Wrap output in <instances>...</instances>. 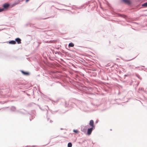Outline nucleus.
Returning a JSON list of instances; mask_svg holds the SVG:
<instances>
[{"label": "nucleus", "instance_id": "7", "mask_svg": "<svg viewBox=\"0 0 147 147\" xmlns=\"http://www.w3.org/2000/svg\"><path fill=\"white\" fill-rule=\"evenodd\" d=\"M68 46L69 47H73L74 46V44L72 43H71L69 44Z\"/></svg>", "mask_w": 147, "mask_h": 147}, {"label": "nucleus", "instance_id": "1", "mask_svg": "<svg viewBox=\"0 0 147 147\" xmlns=\"http://www.w3.org/2000/svg\"><path fill=\"white\" fill-rule=\"evenodd\" d=\"M93 127H91L90 128H88L87 131V134L88 135H90L93 129Z\"/></svg>", "mask_w": 147, "mask_h": 147}, {"label": "nucleus", "instance_id": "8", "mask_svg": "<svg viewBox=\"0 0 147 147\" xmlns=\"http://www.w3.org/2000/svg\"><path fill=\"white\" fill-rule=\"evenodd\" d=\"M22 73L24 75H28L29 73L27 72H24L23 71H22Z\"/></svg>", "mask_w": 147, "mask_h": 147}, {"label": "nucleus", "instance_id": "6", "mask_svg": "<svg viewBox=\"0 0 147 147\" xmlns=\"http://www.w3.org/2000/svg\"><path fill=\"white\" fill-rule=\"evenodd\" d=\"M9 43L11 44H15L16 43V42L14 40H11L9 42Z\"/></svg>", "mask_w": 147, "mask_h": 147}, {"label": "nucleus", "instance_id": "9", "mask_svg": "<svg viewBox=\"0 0 147 147\" xmlns=\"http://www.w3.org/2000/svg\"><path fill=\"white\" fill-rule=\"evenodd\" d=\"M72 144L71 143L69 142L68 144V147H71Z\"/></svg>", "mask_w": 147, "mask_h": 147}, {"label": "nucleus", "instance_id": "4", "mask_svg": "<svg viewBox=\"0 0 147 147\" xmlns=\"http://www.w3.org/2000/svg\"><path fill=\"white\" fill-rule=\"evenodd\" d=\"M16 41L17 42L18 44H20L21 43V40L19 38H17L15 39Z\"/></svg>", "mask_w": 147, "mask_h": 147}, {"label": "nucleus", "instance_id": "12", "mask_svg": "<svg viewBox=\"0 0 147 147\" xmlns=\"http://www.w3.org/2000/svg\"><path fill=\"white\" fill-rule=\"evenodd\" d=\"M4 10V9L3 8H0V12H1L3 11Z\"/></svg>", "mask_w": 147, "mask_h": 147}, {"label": "nucleus", "instance_id": "11", "mask_svg": "<svg viewBox=\"0 0 147 147\" xmlns=\"http://www.w3.org/2000/svg\"><path fill=\"white\" fill-rule=\"evenodd\" d=\"M74 131L76 133H78V131L77 130H74Z\"/></svg>", "mask_w": 147, "mask_h": 147}, {"label": "nucleus", "instance_id": "3", "mask_svg": "<svg viewBox=\"0 0 147 147\" xmlns=\"http://www.w3.org/2000/svg\"><path fill=\"white\" fill-rule=\"evenodd\" d=\"M9 4L7 3H5L3 5V7L4 8V9L7 8L9 7Z\"/></svg>", "mask_w": 147, "mask_h": 147}, {"label": "nucleus", "instance_id": "2", "mask_svg": "<svg viewBox=\"0 0 147 147\" xmlns=\"http://www.w3.org/2000/svg\"><path fill=\"white\" fill-rule=\"evenodd\" d=\"M89 125L91 126V127L94 128V121L92 120H91L90 121L89 123Z\"/></svg>", "mask_w": 147, "mask_h": 147}, {"label": "nucleus", "instance_id": "14", "mask_svg": "<svg viewBox=\"0 0 147 147\" xmlns=\"http://www.w3.org/2000/svg\"><path fill=\"white\" fill-rule=\"evenodd\" d=\"M29 0H26V2H27Z\"/></svg>", "mask_w": 147, "mask_h": 147}, {"label": "nucleus", "instance_id": "10", "mask_svg": "<svg viewBox=\"0 0 147 147\" xmlns=\"http://www.w3.org/2000/svg\"><path fill=\"white\" fill-rule=\"evenodd\" d=\"M142 6L147 7V2L144 3L142 5Z\"/></svg>", "mask_w": 147, "mask_h": 147}, {"label": "nucleus", "instance_id": "5", "mask_svg": "<svg viewBox=\"0 0 147 147\" xmlns=\"http://www.w3.org/2000/svg\"><path fill=\"white\" fill-rule=\"evenodd\" d=\"M122 1L124 3L128 4H129L131 3L129 0H122Z\"/></svg>", "mask_w": 147, "mask_h": 147}, {"label": "nucleus", "instance_id": "13", "mask_svg": "<svg viewBox=\"0 0 147 147\" xmlns=\"http://www.w3.org/2000/svg\"><path fill=\"white\" fill-rule=\"evenodd\" d=\"M123 17L124 18H125V15H123Z\"/></svg>", "mask_w": 147, "mask_h": 147}]
</instances>
